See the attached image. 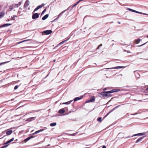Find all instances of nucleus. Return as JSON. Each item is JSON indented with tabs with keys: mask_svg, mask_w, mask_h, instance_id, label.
Masks as SVG:
<instances>
[{
	"mask_svg": "<svg viewBox=\"0 0 148 148\" xmlns=\"http://www.w3.org/2000/svg\"><path fill=\"white\" fill-rule=\"evenodd\" d=\"M120 91V90L118 89H113L112 90L106 92H103L100 93V94L103 96L104 97H107L108 96V94L110 93L113 92H114L119 91Z\"/></svg>",
	"mask_w": 148,
	"mask_h": 148,
	"instance_id": "f257e3e1",
	"label": "nucleus"
},
{
	"mask_svg": "<svg viewBox=\"0 0 148 148\" xmlns=\"http://www.w3.org/2000/svg\"><path fill=\"white\" fill-rule=\"evenodd\" d=\"M95 100V97L94 96H92L90 99L88 100H87L86 101V103H89L90 102H94Z\"/></svg>",
	"mask_w": 148,
	"mask_h": 148,
	"instance_id": "f03ea898",
	"label": "nucleus"
},
{
	"mask_svg": "<svg viewBox=\"0 0 148 148\" xmlns=\"http://www.w3.org/2000/svg\"><path fill=\"white\" fill-rule=\"evenodd\" d=\"M39 17V14L37 13H36L33 14L32 16V18L33 19H35L38 18Z\"/></svg>",
	"mask_w": 148,
	"mask_h": 148,
	"instance_id": "7ed1b4c3",
	"label": "nucleus"
},
{
	"mask_svg": "<svg viewBox=\"0 0 148 148\" xmlns=\"http://www.w3.org/2000/svg\"><path fill=\"white\" fill-rule=\"evenodd\" d=\"M52 32V31L50 30L44 31L43 32V33L46 35H48V34H50Z\"/></svg>",
	"mask_w": 148,
	"mask_h": 148,
	"instance_id": "20e7f679",
	"label": "nucleus"
},
{
	"mask_svg": "<svg viewBox=\"0 0 148 148\" xmlns=\"http://www.w3.org/2000/svg\"><path fill=\"white\" fill-rule=\"evenodd\" d=\"M120 106H121V105H119L118 106H116V107H115L114 108L112 109V110L110 111L109 112L104 116V118L106 117L110 112H112L116 108H117L118 107H119Z\"/></svg>",
	"mask_w": 148,
	"mask_h": 148,
	"instance_id": "39448f33",
	"label": "nucleus"
},
{
	"mask_svg": "<svg viewBox=\"0 0 148 148\" xmlns=\"http://www.w3.org/2000/svg\"><path fill=\"white\" fill-rule=\"evenodd\" d=\"M145 134V132H143L142 133H138L136 134H135L134 135L132 136H143Z\"/></svg>",
	"mask_w": 148,
	"mask_h": 148,
	"instance_id": "423d86ee",
	"label": "nucleus"
},
{
	"mask_svg": "<svg viewBox=\"0 0 148 148\" xmlns=\"http://www.w3.org/2000/svg\"><path fill=\"white\" fill-rule=\"evenodd\" d=\"M29 2L28 0H27L25 2L24 7V8H27L29 5Z\"/></svg>",
	"mask_w": 148,
	"mask_h": 148,
	"instance_id": "0eeeda50",
	"label": "nucleus"
},
{
	"mask_svg": "<svg viewBox=\"0 0 148 148\" xmlns=\"http://www.w3.org/2000/svg\"><path fill=\"white\" fill-rule=\"evenodd\" d=\"M83 97V96H80L79 97H78L75 98L74 99V101H77L81 99Z\"/></svg>",
	"mask_w": 148,
	"mask_h": 148,
	"instance_id": "6e6552de",
	"label": "nucleus"
},
{
	"mask_svg": "<svg viewBox=\"0 0 148 148\" xmlns=\"http://www.w3.org/2000/svg\"><path fill=\"white\" fill-rule=\"evenodd\" d=\"M35 117H32L31 118H28L26 120V121H28L29 122H30L32 121L33 120H34L35 118Z\"/></svg>",
	"mask_w": 148,
	"mask_h": 148,
	"instance_id": "1a4fd4ad",
	"label": "nucleus"
},
{
	"mask_svg": "<svg viewBox=\"0 0 148 148\" xmlns=\"http://www.w3.org/2000/svg\"><path fill=\"white\" fill-rule=\"evenodd\" d=\"M65 112V110L64 109H61L59 111V113L60 114H63Z\"/></svg>",
	"mask_w": 148,
	"mask_h": 148,
	"instance_id": "9d476101",
	"label": "nucleus"
},
{
	"mask_svg": "<svg viewBox=\"0 0 148 148\" xmlns=\"http://www.w3.org/2000/svg\"><path fill=\"white\" fill-rule=\"evenodd\" d=\"M144 137H141L139 138L137 140H136V143H137L139 141H142V140L143 139Z\"/></svg>",
	"mask_w": 148,
	"mask_h": 148,
	"instance_id": "9b49d317",
	"label": "nucleus"
},
{
	"mask_svg": "<svg viewBox=\"0 0 148 148\" xmlns=\"http://www.w3.org/2000/svg\"><path fill=\"white\" fill-rule=\"evenodd\" d=\"M44 130H39L37 131L36 132H35L33 134L34 135V134H36L37 133H39V132H40Z\"/></svg>",
	"mask_w": 148,
	"mask_h": 148,
	"instance_id": "f8f14e48",
	"label": "nucleus"
},
{
	"mask_svg": "<svg viewBox=\"0 0 148 148\" xmlns=\"http://www.w3.org/2000/svg\"><path fill=\"white\" fill-rule=\"evenodd\" d=\"M5 15V13L4 12H0V19L2 17H3Z\"/></svg>",
	"mask_w": 148,
	"mask_h": 148,
	"instance_id": "ddd939ff",
	"label": "nucleus"
},
{
	"mask_svg": "<svg viewBox=\"0 0 148 148\" xmlns=\"http://www.w3.org/2000/svg\"><path fill=\"white\" fill-rule=\"evenodd\" d=\"M48 16H49L48 14H46L42 18V20H45L48 18Z\"/></svg>",
	"mask_w": 148,
	"mask_h": 148,
	"instance_id": "4468645a",
	"label": "nucleus"
},
{
	"mask_svg": "<svg viewBox=\"0 0 148 148\" xmlns=\"http://www.w3.org/2000/svg\"><path fill=\"white\" fill-rule=\"evenodd\" d=\"M11 25V24H10V23L5 24H4V25H2L1 26V27H5L7 26H10V25Z\"/></svg>",
	"mask_w": 148,
	"mask_h": 148,
	"instance_id": "2eb2a0df",
	"label": "nucleus"
},
{
	"mask_svg": "<svg viewBox=\"0 0 148 148\" xmlns=\"http://www.w3.org/2000/svg\"><path fill=\"white\" fill-rule=\"evenodd\" d=\"M33 138V136H31L30 137H29L27 138H26V139H25L24 140V141L25 142H27L31 138Z\"/></svg>",
	"mask_w": 148,
	"mask_h": 148,
	"instance_id": "dca6fc26",
	"label": "nucleus"
},
{
	"mask_svg": "<svg viewBox=\"0 0 148 148\" xmlns=\"http://www.w3.org/2000/svg\"><path fill=\"white\" fill-rule=\"evenodd\" d=\"M12 132V130H9L6 132V134L7 135H10Z\"/></svg>",
	"mask_w": 148,
	"mask_h": 148,
	"instance_id": "f3484780",
	"label": "nucleus"
},
{
	"mask_svg": "<svg viewBox=\"0 0 148 148\" xmlns=\"http://www.w3.org/2000/svg\"><path fill=\"white\" fill-rule=\"evenodd\" d=\"M56 123H51L50 124V126L53 127L56 126Z\"/></svg>",
	"mask_w": 148,
	"mask_h": 148,
	"instance_id": "a211bd4d",
	"label": "nucleus"
},
{
	"mask_svg": "<svg viewBox=\"0 0 148 148\" xmlns=\"http://www.w3.org/2000/svg\"><path fill=\"white\" fill-rule=\"evenodd\" d=\"M44 5L45 4L42 3L41 5H38L37 7H38V9H39L44 6Z\"/></svg>",
	"mask_w": 148,
	"mask_h": 148,
	"instance_id": "6ab92c4d",
	"label": "nucleus"
},
{
	"mask_svg": "<svg viewBox=\"0 0 148 148\" xmlns=\"http://www.w3.org/2000/svg\"><path fill=\"white\" fill-rule=\"evenodd\" d=\"M127 10H129V11H132V12H136V11L133 10H132V9L129 8H127Z\"/></svg>",
	"mask_w": 148,
	"mask_h": 148,
	"instance_id": "aec40b11",
	"label": "nucleus"
},
{
	"mask_svg": "<svg viewBox=\"0 0 148 148\" xmlns=\"http://www.w3.org/2000/svg\"><path fill=\"white\" fill-rule=\"evenodd\" d=\"M97 121L100 122H101L102 121L101 118L100 117H98L97 119Z\"/></svg>",
	"mask_w": 148,
	"mask_h": 148,
	"instance_id": "412c9836",
	"label": "nucleus"
},
{
	"mask_svg": "<svg viewBox=\"0 0 148 148\" xmlns=\"http://www.w3.org/2000/svg\"><path fill=\"white\" fill-rule=\"evenodd\" d=\"M14 6L13 5H11L10 7V10H11L13 8Z\"/></svg>",
	"mask_w": 148,
	"mask_h": 148,
	"instance_id": "4be33fe9",
	"label": "nucleus"
},
{
	"mask_svg": "<svg viewBox=\"0 0 148 148\" xmlns=\"http://www.w3.org/2000/svg\"><path fill=\"white\" fill-rule=\"evenodd\" d=\"M67 41V40H66L64 41H63L59 44V45H61L62 44H63L65 42H66Z\"/></svg>",
	"mask_w": 148,
	"mask_h": 148,
	"instance_id": "5701e85b",
	"label": "nucleus"
},
{
	"mask_svg": "<svg viewBox=\"0 0 148 148\" xmlns=\"http://www.w3.org/2000/svg\"><path fill=\"white\" fill-rule=\"evenodd\" d=\"M70 103V101H68L66 102H64L63 103H62L63 104H69Z\"/></svg>",
	"mask_w": 148,
	"mask_h": 148,
	"instance_id": "b1692460",
	"label": "nucleus"
},
{
	"mask_svg": "<svg viewBox=\"0 0 148 148\" xmlns=\"http://www.w3.org/2000/svg\"><path fill=\"white\" fill-rule=\"evenodd\" d=\"M140 39L139 38H138V39L136 40V43H138L140 42Z\"/></svg>",
	"mask_w": 148,
	"mask_h": 148,
	"instance_id": "393cba45",
	"label": "nucleus"
},
{
	"mask_svg": "<svg viewBox=\"0 0 148 148\" xmlns=\"http://www.w3.org/2000/svg\"><path fill=\"white\" fill-rule=\"evenodd\" d=\"M47 10V8H45L44 10L42 12V14H43Z\"/></svg>",
	"mask_w": 148,
	"mask_h": 148,
	"instance_id": "a878e982",
	"label": "nucleus"
},
{
	"mask_svg": "<svg viewBox=\"0 0 148 148\" xmlns=\"http://www.w3.org/2000/svg\"><path fill=\"white\" fill-rule=\"evenodd\" d=\"M30 40V39H28V40H23L22 41H21V42H20L19 43H21V42H25V41H29Z\"/></svg>",
	"mask_w": 148,
	"mask_h": 148,
	"instance_id": "bb28decb",
	"label": "nucleus"
},
{
	"mask_svg": "<svg viewBox=\"0 0 148 148\" xmlns=\"http://www.w3.org/2000/svg\"><path fill=\"white\" fill-rule=\"evenodd\" d=\"M8 145H6L4 146H3V147H1L0 148H6L8 146Z\"/></svg>",
	"mask_w": 148,
	"mask_h": 148,
	"instance_id": "cd10ccee",
	"label": "nucleus"
},
{
	"mask_svg": "<svg viewBox=\"0 0 148 148\" xmlns=\"http://www.w3.org/2000/svg\"><path fill=\"white\" fill-rule=\"evenodd\" d=\"M136 13H138V14H143V13L141 12H138V11H136V12H135ZM143 14H144V13H143Z\"/></svg>",
	"mask_w": 148,
	"mask_h": 148,
	"instance_id": "c85d7f7f",
	"label": "nucleus"
},
{
	"mask_svg": "<svg viewBox=\"0 0 148 148\" xmlns=\"http://www.w3.org/2000/svg\"><path fill=\"white\" fill-rule=\"evenodd\" d=\"M18 85H16V86H15L14 87V90H16L18 88Z\"/></svg>",
	"mask_w": 148,
	"mask_h": 148,
	"instance_id": "c756f323",
	"label": "nucleus"
},
{
	"mask_svg": "<svg viewBox=\"0 0 148 148\" xmlns=\"http://www.w3.org/2000/svg\"><path fill=\"white\" fill-rule=\"evenodd\" d=\"M10 142H10V140H8V141L6 142V143H5L4 144H7L9 143H10Z\"/></svg>",
	"mask_w": 148,
	"mask_h": 148,
	"instance_id": "7c9ffc66",
	"label": "nucleus"
},
{
	"mask_svg": "<svg viewBox=\"0 0 148 148\" xmlns=\"http://www.w3.org/2000/svg\"><path fill=\"white\" fill-rule=\"evenodd\" d=\"M2 62V63H0V65H2V64H3L4 63H6L8 62Z\"/></svg>",
	"mask_w": 148,
	"mask_h": 148,
	"instance_id": "2f4dec72",
	"label": "nucleus"
},
{
	"mask_svg": "<svg viewBox=\"0 0 148 148\" xmlns=\"http://www.w3.org/2000/svg\"><path fill=\"white\" fill-rule=\"evenodd\" d=\"M38 7H37V8H36L34 10V12H35V11H37V10H38Z\"/></svg>",
	"mask_w": 148,
	"mask_h": 148,
	"instance_id": "473e14b6",
	"label": "nucleus"
},
{
	"mask_svg": "<svg viewBox=\"0 0 148 148\" xmlns=\"http://www.w3.org/2000/svg\"><path fill=\"white\" fill-rule=\"evenodd\" d=\"M122 68V66H117V67L115 68H114L115 69H119V68Z\"/></svg>",
	"mask_w": 148,
	"mask_h": 148,
	"instance_id": "72a5a7b5",
	"label": "nucleus"
},
{
	"mask_svg": "<svg viewBox=\"0 0 148 148\" xmlns=\"http://www.w3.org/2000/svg\"><path fill=\"white\" fill-rule=\"evenodd\" d=\"M14 140V138H11L10 140V141L11 142L12 141Z\"/></svg>",
	"mask_w": 148,
	"mask_h": 148,
	"instance_id": "f704fd0d",
	"label": "nucleus"
},
{
	"mask_svg": "<svg viewBox=\"0 0 148 148\" xmlns=\"http://www.w3.org/2000/svg\"><path fill=\"white\" fill-rule=\"evenodd\" d=\"M112 96V95H110V93H109V94H108V97H111Z\"/></svg>",
	"mask_w": 148,
	"mask_h": 148,
	"instance_id": "c9c22d12",
	"label": "nucleus"
},
{
	"mask_svg": "<svg viewBox=\"0 0 148 148\" xmlns=\"http://www.w3.org/2000/svg\"><path fill=\"white\" fill-rule=\"evenodd\" d=\"M100 46H99V45L97 47V49H99L100 48Z\"/></svg>",
	"mask_w": 148,
	"mask_h": 148,
	"instance_id": "e433bc0d",
	"label": "nucleus"
},
{
	"mask_svg": "<svg viewBox=\"0 0 148 148\" xmlns=\"http://www.w3.org/2000/svg\"><path fill=\"white\" fill-rule=\"evenodd\" d=\"M146 91L147 92H148V87L146 89Z\"/></svg>",
	"mask_w": 148,
	"mask_h": 148,
	"instance_id": "4c0bfd02",
	"label": "nucleus"
},
{
	"mask_svg": "<svg viewBox=\"0 0 148 148\" xmlns=\"http://www.w3.org/2000/svg\"><path fill=\"white\" fill-rule=\"evenodd\" d=\"M102 148H106V147L105 146H103Z\"/></svg>",
	"mask_w": 148,
	"mask_h": 148,
	"instance_id": "58836bf2",
	"label": "nucleus"
},
{
	"mask_svg": "<svg viewBox=\"0 0 148 148\" xmlns=\"http://www.w3.org/2000/svg\"><path fill=\"white\" fill-rule=\"evenodd\" d=\"M17 16L16 15H13V18H14V17H16Z\"/></svg>",
	"mask_w": 148,
	"mask_h": 148,
	"instance_id": "ea45409f",
	"label": "nucleus"
},
{
	"mask_svg": "<svg viewBox=\"0 0 148 148\" xmlns=\"http://www.w3.org/2000/svg\"><path fill=\"white\" fill-rule=\"evenodd\" d=\"M127 52L128 53H131V52H130V51H127Z\"/></svg>",
	"mask_w": 148,
	"mask_h": 148,
	"instance_id": "a19ab883",
	"label": "nucleus"
},
{
	"mask_svg": "<svg viewBox=\"0 0 148 148\" xmlns=\"http://www.w3.org/2000/svg\"><path fill=\"white\" fill-rule=\"evenodd\" d=\"M102 46V44H101L99 45V46L101 47Z\"/></svg>",
	"mask_w": 148,
	"mask_h": 148,
	"instance_id": "79ce46f5",
	"label": "nucleus"
},
{
	"mask_svg": "<svg viewBox=\"0 0 148 148\" xmlns=\"http://www.w3.org/2000/svg\"><path fill=\"white\" fill-rule=\"evenodd\" d=\"M15 5L17 7H18V4H15Z\"/></svg>",
	"mask_w": 148,
	"mask_h": 148,
	"instance_id": "37998d69",
	"label": "nucleus"
},
{
	"mask_svg": "<svg viewBox=\"0 0 148 148\" xmlns=\"http://www.w3.org/2000/svg\"><path fill=\"white\" fill-rule=\"evenodd\" d=\"M55 61H56V60H53V62H55Z\"/></svg>",
	"mask_w": 148,
	"mask_h": 148,
	"instance_id": "c03bdc74",
	"label": "nucleus"
},
{
	"mask_svg": "<svg viewBox=\"0 0 148 148\" xmlns=\"http://www.w3.org/2000/svg\"><path fill=\"white\" fill-rule=\"evenodd\" d=\"M124 104H122V105H124Z\"/></svg>",
	"mask_w": 148,
	"mask_h": 148,
	"instance_id": "a18cd8bd",
	"label": "nucleus"
},
{
	"mask_svg": "<svg viewBox=\"0 0 148 148\" xmlns=\"http://www.w3.org/2000/svg\"><path fill=\"white\" fill-rule=\"evenodd\" d=\"M119 24H120V23L119 22Z\"/></svg>",
	"mask_w": 148,
	"mask_h": 148,
	"instance_id": "49530a36",
	"label": "nucleus"
},
{
	"mask_svg": "<svg viewBox=\"0 0 148 148\" xmlns=\"http://www.w3.org/2000/svg\"><path fill=\"white\" fill-rule=\"evenodd\" d=\"M147 38H148V35L147 36Z\"/></svg>",
	"mask_w": 148,
	"mask_h": 148,
	"instance_id": "de8ad7c7",
	"label": "nucleus"
},
{
	"mask_svg": "<svg viewBox=\"0 0 148 148\" xmlns=\"http://www.w3.org/2000/svg\"><path fill=\"white\" fill-rule=\"evenodd\" d=\"M145 43H145V44H143V45H145Z\"/></svg>",
	"mask_w": 148,
	"mask_h": 148,
	"instance_id": "09e8293b",
	"label": "nucleus"
},
{
	"mask_svg": "<svg viewBox=\"0 0 148 148\" xmlns=\"http://www.w3.org/2000/svg\"><path fill=\"white\" fill-rule=\"evenodd\" d=\"M108 69H110V68H108Z\"/></svg>",
	"mask_w": 148,
	"mask_h": 148,
	"instance_id": "8fccbe9b",
	"label": "nucleus"
}]
</instances>
